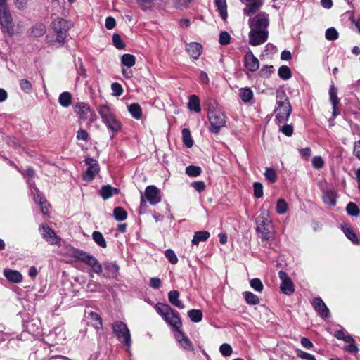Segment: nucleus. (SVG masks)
<instances>
[{
    "mask_svg": "<svg viewBox=\"0 0 360 360\" xmlns=\"http://www.w3.org/2000/svg\"><path fill=\"white\" fill-rule=\"evenodd\" d=\"M256 231L262 241L274 240V225L268 210H260L259 215L256 219Z\"/></svg>",
    "mask_w": 360,
    "mask_h": 360,
    "instance_id": "f257e3e1",
    "label": "nucleus"
},
{
    "mask_svg": "<svg viewBox=\"0 0 360 360\" xmlns=\"http://www.w3.org/2000/svg\"><path fill=\"white\" fill-rule=\"evenodd\" d=\"M292 112V106L285 93L283 91L276 92V102L274 112L278 124L285 122Z\"/></svg>",
    "mask_w": 360,
    "mask_h": 360,
    "instance_id": "f03ea898",
    "label": "nucleus"
},
{
    "mask_svg": "<svg viewBox=\"0 0 360 360\" xmlns=\"http://www.w3.org/2000/svg\"><path fill=\"white\" fill-rule=\"evenodd\" d=\"M155 308L157 312L163 319L174 328L175 332L180 330L182 323L178 313L175 312L168 304L164 303H158Z\"/></svg>",
    "mask_w": 360,
    "mask_h": 360,
    "instance_id": "7ed1b4c3",
    "label": "nucleus"
},
{
    "mask_svg": "<svg viewBox=\"0 0 360 360\" xmlns=\"http://www.w3.org/2000/svg\"><path fill=\"white\" fill-rule=\"evenodd\" d=\"M71 26L70 22L60 18H57L52 22V29L56 35L55 41L58 44V46L64 44Z\"/></svg>",
    "mask_w": 360,
    "mask_h": 360,
    "instance_id": "20e7f679",
    "label": "nucleus"
},
{
    "mask_svg": "<svg viewBox=\"0 0 360 360\" xmlns=\"http://www.w3.org/2000/svg\"><path fill=\"white\" fill-rule=\"evenodd\" d=\"M74 257L90 266L92 271L96 274L99 275L102 273V265L92 255L77 249L74 251Z\"/></svg>",
    "mask_w": 360,
    "mask_h": 360,
    "instance_id": "39448f33",
    "label": "nucleus"
},
{
    "mask_svg": "<svg viewBox=\"0 0 360 360\" xmlns=\"http://www.w3.org/2000/svg\"><path fill=\"white\" fill-rule=\"evenodd\" d=\"M113 332L115 333L118 340L127 347V350L131 346L130 331L127 326L122 321H115L112 324Z\"/></svg>",
    "mask_w": 360,
    "mask_h": 360,
    "instance_id": "423d86ee",
    "label": "nucleus"
},
{
    "mask_svg": "<svg viewBox=\"0 0 360 360\" xmlns=\"http://www.w3.org/2000/svg\"><path fill=\"white\" fill-rule=\"evenodd\" d=\"M207 116L211 125L210 130L214 133H218L226 123L224 114L219 109L210 108Z\"/></svg>",
    "mask_w": 360,
    "mask_h": 360,
    "instance_id": "0eeeda50",
    "label": "nucleus"
},
{
    "mask_svg": "<svg viewBox=\"0 0 360 360\" xmlns=\"http://www.w3.org/2000/svg\"><path fill=\"white\" fill-rule=\"evenodd\" d=\"M250 28L268 30L269 25V15L266 12H259L255 15L248 16Z\"/></svg>",
    "mask_w": 360,
    "mask_h": 360,
    "instance_id": "6e6552de",
    "label": "nucleus"
},
{
    "mask_svg": "<svg viewBox=\"0 0 360 360\" xmlns=\"http://www.w3.org/2000/svg\"><path fill=\"white\" fill-rule=\"evenodd\" d=\"M0 24L1 25L3 32L7 33L9 36H13L14 34L19 33L20 32L19 25H18V30H15L13 19L8 10L0 11Z\"/></svg>",
    "mask_w": 360,
    "mask_h": 360,
    "instance_id": "1a4fd4ad",
    "label": "nucleus"
},
{
    "mask_svg": "<svg viewBox=\"0 0 360 360\" xmlns=\"http://www.w3.org/2000/svg\"><path fill=\"white\" fill-rule=\"evenodd\" d=\"M249 44L253 46H259L266 42L269 37L268 30L250 28L248 34Z\"/></svg>",
    "mask_w": 360,
    "mask_h": 360,
    "instance_id": "9d476101",
    "label": "nucleus"
},
{
    "mask_svg": "<svg viewBox=\"0 0 360 360\" xmlns=\"http://www.w3.org/2000/svg\"><path fill=\"white\" fill-rule=\"evenodd\" d=\"M39 231L43 238L46 240L50 245H60V238L49 226L42 224L39 226Z\"/></svg>",
    "mask_w": 360,
    "mask_h": 360,
    "instance_id": "9b49d317",
    "label": "nucleus"
},
{
    "mask_svg": "<svg viewBox=\"0 0 360 360\" xmlns=\"http://www.w3.org/2000/svg\"><path fill=\"white\" fill-rule=\"evenodd\" d=\"M245 5L243 12L245 16H250L255 14L264 4L263 0H240Z\"/></svg>",
    "mask_w": 360,
    "mask_h": 360,
    "instance_id": "f8f14e48",
    "label": "nucleus"
},
{
    "mask_svg": "<svg viewBox=\"0 0 360 360\" xmlns=\"http://www.w3.org/2000/svg\"><path fill=\"white\" fill-rule=\"evenodd\" d=\"M88 168L83 175V179L86 181H92L95 176L98 173L100 168L98 162L91 158H88L85 160Z\"/></svg>",
    "mask_w": 360,
    "mask_h": 360,
    "instance_id": "ddd939ff",
    "label": "nucleus"
},
{
    "mask_svg": "<svg viewBox=\"0 0 360 360\" xmlns=\"http://www.w3.org/2000/svg\"><path fill=\"white\" fill-rule=\"evenodd\" d=\"M279 278L281 281L280 288L283 293L290 295L295 292L293 282L289 276L283 271L278 272Z\"/></svg>",
    "mask_w": 360,
    "mask_h": 360,
    "instance_id": "4468645a",
    "label": "nucleus"
},
{
    "mask_svg": "<svg viewBox=\"0 0 360 360\" xmlns=\"http://www.w3.org/2000/svg\"><path fill=\"white\" fill-rule=\"evenodd\" d=\"M145 197L152 205H155L161 201L160 191L155 186H148L146 188Z\"/></svg>",
    "mask_w": 360,
    "mask_h": 360,
    "instance_id": "2eb2a0df",
    "label": "nucleus"
},
{
    "mask_svg": "<svg viewBox=\"0 0 360 360\" xmlns=\"http://www.w3.org/2000/svg\"><path fill=\"white\" fill-rule=\"evenodd\" d=\"M245 67L251 72L257 71L259 68L258 59L253 55L252 51L246 53L244 57Z\"/></svg>",
    "mask_w": 360,
    "mask_h": 360,
    "instance_id": "dca6fc26",
    "label": "nucleus"
},
{
    "mask_svg": "<svg viewBox=\"0 0 360 360\" xmlns=\"http://www.w3.org/2000/svg\"><path fill=\"white\" fill-rule=\"evenodd\" d=\"M174 337L176 340L184 349L193 351L194 347L192 342L181 330H177V331L175 332Z\"/></svg>",
    "mask_w": 360,
    "mask_h": 360,
    "instance_id": "f3484780",
    "label": "nucleus"
},
{
    "mask_svg": "<svg viewBox=\"0 0 360 360\" xmlns=\"http://www.w3.org/2000/svg\"><path fill=\"white\" fill-rule=\"evenodd\" d=\"M29 185L30 187L31 193L33 195L36 194V196L34 197V199L35 201H39L41 207V212L44 214H46L48 213V203L46 201L41 197V194L39 193V190L37 188L34 186V183L29 182Z\"/></svg>",
    "mask_w": 360,
    "mask_h": 360,
    "instance_id": "a211bd4d",
    "label": "nucleus"
},
{
    "mask_svg": "<svg viewBox=\"0 0 360 360\" xmlns=\"http://www.w3.org/2000/svg\"><path fill=\"white\" fill-rule=\"evenodd\" d=\"M312 305L322 318L326 319L329 316V309L321 298L316 297L314 299Z\"/></svg>",
    "mask_w": 360,
    "mask_h": 360,
    "instance_id": "6ab92c4d",
    "label": "nucleus"
},
{
    "mask_svg": "<svg viewBox=\"0 0 360 360\" xmlns=\"http://www.w3.org/2000/svg\"><path fill=\"white\" fill-rule=\"evenodd\" d=\"M103 123L107 127L108 129L111 131V139H113L115 133L118 132L122 128V124L116 115L107 120Z\"/></svg>",
    "mask_w": 360,
    "mask_h": 360,
    "instance_id": "aec40b11",
    "label": "nucleus"
},
{
    "mask_svg": "<svg viewBox=\"0 0 360 360\" xmlns=\"http://www.w3.org/2000/svg\"><path fill=\"white\" fill-rule=\"evenodd\" d=\"M186 51L191 58L197 60L202 52V46L198 42H191L186 44Z\"/></svg>",
    "mask_w": 360,
    "mask_h": 360,
    "instance_id": "412c9836",
    "label": "nucleus"
},
{
    "mask_svg": "<svg viewBox=\"0 0 360 360\" xmlns=\"http://www.w3.org/2000/svg\"><path fill=\"white\" fill-rule=\"evenodd\" d=\"M97 111L100 115L102 122H104L115 115L114 110L108 105H100L97 107Z\"/></svg>",
    "mask_w": 360,
    "mask_h": 360,
    "instance_id": "4be33fe9",
    "label": "nucleus"
},
{
    "mask_svg": "<svg viewBox=\"0 0 360 360\" xmlns=\"http://www.w3.org/2000/svg\"><path fill=\"white\" fill-rule=\"evenodd\" d=\"M4 276L10 281L15 283H20L22 276L18 271L6 269L4 271Z\"/></svg>",
    "mask_w": 360,
    "mask_h": 360,
    "instance_id": "5701e85b",
    "label": "nucleus"
},
{
    "mask_svg": "<svg viewBox=\"0 0 360 360\" xmlns=\"http://www.w3.org/2000/svg\"><path fill=\"white\" fill-rule=\"evenodd\" d=\"M337 193L333 190H327L323 193V201L329 206H335L336 205Z\"/></svg>",
    "mask_w": 360,
    "mask_h": 360,
    "instance_id": "b1692460",
    "label": "nucleus"
},
{
    "mask_svg": "<svg viewBox=\"0 0 360 360\" xmlns=\"http://www.w3.org/2000/svg\"><path fill=\"white\" fill-rule=\"evenodd\" d=\"M119 190L110 185L102 186L100 190V195L103 200L109 199L115 195L118 194Z\"/></svg>",
    "mask_w": 360,
    "mask_h": 360,
    "instance_id": "393cba45",
    "label": "nucleus"
},
{
    "mask_svg": "<svg viewBox=\"0 0 360 360\" xmlns=\"http://www.w3.org/2000/svg\"><path fill=\"white\" fill-rule=\"evenodd\" d=\"M179 292L177 290H171L168 293V300L169 302L174 307L183 309L185 308V305L179 300Z\"/></svg>",
    "mask_w": 360,
    "mask_h": 360,
    "instance_id": "a878e982",
    "label": "nucleus"
},
{
    "mask_svg": "<svg viewBox=\"0 0 360 360\" xmlns=\"http://www.w3.org/2000/svg\"><path fill=\"white\" fill-rule=\"evenodd\" d=\"M210 236V233L206 231H196L192 239V244L198 245L200 242L206 241Z\"/></svg>",
    "mask_w": 360,
    "mask_h": 360,
    "instance_id": "bb28decb",
    "label": "nucleus"
},
{
    "mask_svg": "<svg viewBox=\"0 0 360 360\" xmlns=\"http://www.w3.org/2000/svg\"><path fill=\"white\" fill-rule=\"evenodd\" d=\"M214 4L217 8L220 16L224 20H226L228 17L227 13V4L226 0H214Z\"/></svg>",
    "mask_w": 360,
    "mask_h": 360,
    "instance_id": "cd10ccee",
    "label": "nucleus"
},
{
    "mask_svg": "<svg viewBox=\"0 0 360 360\" xmlns=\"http://www.w3.org/2000/svg\"><path fill=\"white\" fill-rule=\"evenodd\" d=\"M253 91L249 87L240 88L238 96L244 103H249L253 98Z\"/></svg>",
    "mask_w": 360,
    "mask_h": 360,
    "instance_id": "c85d7f7f",
    "label": "nucleus"
},
{
    "mask_svg": "<svg viewBox=\"0 0 360 360\" xmlns=\"http://www.w3.org/2000/svg\"><path fill=\"white\" fill-rule=\"evenodd\" d=\"M72 101V96L68 91L61 93L58 97V102L60 105L64 108L69 107Z\"/></svg>",
    "mask_w": 360,
    "mask_h": 360,
    "instance_id": "c756f323",
    "label": "nucleus"
},
{
    "mask_svg": "<svg viewBox=\"0 0 360 360\" xmlns=\"http://www.w3.org/2000/svg\"><path fill=\"white\" fill-rule=\"evenodd\" d=\"M188 107L191 110H193L195 112H200L201 110L200 100L196 95H191L189 97Z\"/></svg>",
    "mask_w": 360,
    "mask_h": 360,
    "instance_id": "7c9ffc66",
    "label": "nucleus"
},
{
    "mask_svg": "<svg viewBox=\"0 0 360 360\" xmlns=\"http://www.w3.org/2000/svg\"><path fill=\"white\" fill-rule=\"evenodd\" d=\"M46 32V27L43 23H37L30 29V35L34 37H39Z\"/></svg>",
    "mask_w": 360,
    "mask_h": 360,
    "instance_id": "2f4dec72",
    "label": "nucleus"
},
{
    "mask_svg": "<svg viewBox=\"0 0 360 360\" xmlns=\"http://www.w3.org/2000/svg\"><path fill=\"white\" fill-rule=\"evenodd\" d=\"M91 111L89 105L84 102H79L75 106V112L77 114L85 115Z\"/></svg>",
    "mask_w": 360,
    "mask_h": 360,
    "instance_id": "473e14b6",
    "label": "nucleus"
},
{
    "mask_svg": "<svg viewBox=\"0 0 360 360\" xmlns=\"http://www.w3.org/2000/svg\"><path fill=\"white\" fill-rule=\"evenodd\" d=\"M128 110L134 118L139 120L141 117L142 110L138 103H132L129 105L128 106Z\"/></svg>",
    "mask_w": 360,
    "mask_h": 360,
    "instance_id": "72a5a7b5",
    "label": "nucleus"
},
{
    "mask_svg": "<svg viewBox=\"0 0 360 360\" xmlns=\"http://www.w3.org/2000/svg\"><path fill=\"white\" fill-rule=\"evenodd\" d=\"M121 63L128 68L133 67L136 63V58L134 55L126 53L121 57Z\"/></svg>",
    "mask_w": 360,
    "mask_h": 360,
    "instance_id": "f704fd0d",
    "label": "nucleus"
},
{
    "mask_svg": "<svg viewBox=\"0 0 360 360\" xmlns=\"http://www.w3.org/2000/svg\"><path fill=\"white\" fill-rule=\"evenodd\" d=\"M243 297L248 304L256 305L259 303V299L258 296L252 293V292L245 291L243 293Z\"/></svg>",
    "mask_w": 360,
    "mask_h": 360,
    "instance_id": "c9c22d12",
    "label": "nucleus"
},
{
    "mask_svg": "<svg viewBox=\"0 0 360 360\" xmlns=\"http://www.w3.org/2000/svg\"><path fill=\"white\" fill-rule=\"evenodd\" d=\"M342 229L349 240H350L354 243H358L357 236L351 227L345 225L342 226Z\"/></svg>",
    "mask_w": 360,
    "mask_h": 360,
    "instance_id": "e433bc0d",
    "label": "nucleus"
},
{
    "mask_svg": "<svg viewBox=\"0 0 360 360\" xmlns=\"http://www.w3.org/2000/svg\"><path fill=\"white\" fill-rule=\"evenodd\" d=\"M182 139L185 146L188 148H191L193 145V141L191 135L190 130L188 129L184 128L182 129Z\"/></svg>",
    "mask_w": 360,
    "mask_h": 360,
    "instance_id": "4c0bfd02",
    "label": "nucleus"
},
{
    "mask_svg": "<svg viewBox=\"0 0 360 360\" xmlns=\"http://www.w3.org/2000/svg\"><path fill=\"white\" fill-rule=\"evenodd\" d=\"M264 175L270 183H275L278 179L276 170L271 167H266Z\"/></svg>",
    "mask_w": 360,
    "mask_h": 360,
    "instance_id": "58836bf2",
    "label": "nucleus"
},
{
    "mask_svg": "<svg viewBox=\"0 0 360 360\" xmlns=\"http://www.w3.org/2000/svg\"><path fill=\"white\" fill-rule=\"evenodd\" d=\"M190 319L195 323H198L202 319V312L199 309H191L188 311Z\"/></svg>",
    "mask_w": 360,
    "mask_h": 360,
    "instance_id": "ea45409f",
    "label": "nucleus"
},
{
    "mask_svg": "<svg viewBox=\"0 0 360 360\" xmlns=\"http://www.w3.org/2000/svg\"><path fill=\"white\" fill-rule=\"evenodd\" d=\"M330 101L332 105H338L340 100L338 97V89L334 84L330 85L329 89Z\"/></svg>",
    "mask_w": 360,
    "mask_h": 360,
    "instance_id": "a19ab883",
    "label": "nucleus"
},
{
    "mask_svg": "<svg viewBox=\"0 0 360 360\" xmlns=\"http://www.w3.org/2000/svg\"><path fill=\"white\" fill-rule=\"evenodd\" d=\"M92 237L95 243L100 247L105 248L107 246L106 241L101 232L94 231L92 234Z\"/></svg>",
    "mask_w": 360,
    "mask_h": 360,
    "instance_id": "79ce46f5",
    "label": "nucleus"
},
{
    "mask_svg": "<svg viewBox=\"0 0 360 360\" xmlns=\"http://www.w3.org/2000/svg\"><path fill=\"white\" fill-rule=\"evenodd\" d=\"M113 215L116 220L123 221L127 217V212L121 207H117L114 209Z\"/></svg>",
    "mask_w": 360,
    "mask_h": 360,
    "instance_id": "37998d69",
    "label": "nucleus"
},
{
    "mask_svg": "<svg viewBox=\"0 0 360 360\" xmlns=\"http://www.w3.org/2000/svg\"><path fill=\"white\" fill-rule=\"evenodd\" d=\"M278 75L281 79L287 80L292 76L291 70L288 66L282 65L278 69Z\"/></svg>",
    "mask_w": 360,
    "mask_h": 360,
    "instance_id": "c03bdc74",
    "label": "nucleus"
},
{
    "mask_svg": "<svg viewBox=\"0 0 360 360\" xmlns=\"http://www.w3.org/2000/svg\"><path fill=\"white\" fill-rule=\"evenodd\" d=\"M288 206L287 202L283 199H279L277 201L276 210L279 214H285L288 210Z\"/></svg>",
    "mask_w": 360,
    "mask_h": 360,
    "instance_id": "a18cd8bd",
    "label": "nucleus"
},
{
    "mask_svg": "<svg viewBox=\"0 0 360 360\" xmlns=\"http://www.w3.org/2000/svg\"><path fill=\"white\" fill-rule=\"evenodd\" d=\"M347 212L350 216L357 217L359 215L360 210L357 205L354 202H349L346 207Z\"/></svg>",
    "mask_w": 360,
    "mask_h": 360,
    "instance_id": "49530a36",
    "label": "nucleus"
},
{
    "mask_svg": "<svg viewBox=\"0 0 360 360\" xmlns=\"http://www.w3.org/2000/svg\"><path fill=\"white\" fill-rule=\"evenodd\" d=\"M202 170L200 167L194 166V165H190L186 167V173L189 176L196 177L199 176L201 173Z\"/></svg>",
    "mask_w": 360,
    "mask_h": 360,
    "instance_id": "de8ad7c7",
    "label": "nucleus"
},
{
    "mask_svg": "<svg viewBox=\"0 0 360 360\" xmlns=\"http://www.w3.org/2000/svg\"><path fill=\"white\" fill-rule=\"evenodd\" d=\"M105 268L112 275L117 276L119 271V266L115 262H105Z\"/></svg>",
    "mask_w": 360,
    "mask_h": 360,
    "instance_id": "09e8293b",
    "label": "nucleus"
},
{
    "mask_svg": "<svg viewBox=\"0 0 360 360\" xmlns=\"http://www.w3.org/2000/svg\"><path fill=\"white\" fill-rule=\"evenodd\" d=\"M334 336L337 339L342 340L345 341V342L353 341V338L351 335H349V334H347L346 332H345L344 330H337L335 333Z\"/></svg>",
    "mask_w": 360,
    "mask_h": 360,
    "instance_id": "8fccbe9b",
    "label": "nucleus"
},
{
    "mask_svg": "<svg viewBox=\"0 0 360 360\" xmlns=\"http://www.w3.org/2000/svg\"><path fill=\"white\" fill-rule=\"evenodd\" d=\"M20 86L21 90L26 94H30L32 91V84L26 79H22L20 81Z\"/></svg>",
    "mask_w": 360,
    "mask_h": 360,
    "instance_id": "3c124183",
    "label": "nucleus"
},
{
    "mask_svg": "<svg viewBox=\"0 0 360 360\" xmlns=\"http://www.w3.org/2000/svg\"><path fill=\"white\" fill-rule=\"evenodd\" d=\"M165 255L169 262L172 264H176L178 262V257L175 252L172 249H167L165 252Z\"/></svg>",
    "mask_w": 360,
    "mask_h": 360,
    "instance_id": "603ef678",
    "label": "nucleus"
},
{
    "mask_svg": "<svg viewBox=\"0 0 360 360\" xmlns=\"http://www.w3.org/2000/svg\"><path fill=\"white\" fill-rule=\"evenodd\" d=\"M250 285L251 288H253L257 292H260L263 290L264 285H263L261 280L259 278H253V279L250 280Z\"/></svg>",
    "mask_w": 360,
    "mask_h": 360,
    "instance_id": "864d4df0",
    "label": "nucleus"
},
{
    "mask_svg": "<svg viewBox=\"0 0 360 360\" xmlns=\"http://www.w3.org/2000/svg\"><path fill=\"white\" fill-rule=\"evenodd\" d=\"M254 196L257 198H260L263 196V186L259 182H255L253 184Z\"/></svg>",
    "mask_w": 360,
    "mask_h": 360,
    "instance_id": "5fc2aeb1",
    "label": "nucleus"
},
{
    "mask_svg": "<svg viewBox=\"0 0 360 360\" xmlns=\"http://www.w3.org/2000/svg\"><path fill=\"white\" fill-rule=\"evenodd\" d=\"M193 0H172L174 6L178 9H184L188 6Z\"/></svg>",
    "mask_w": 360,
    "mask_h": 360,
    "instance_id": "6e6d98bb",
    "label": "nucleus"
},
{
    "mask_svg": "<svg viewBox=\"0 0 360 360\" xmlns=\"http://www.w3.org/2000/svg\"><path fill=\"white\" fill-rule=\"evenodd\" d=\"M325 36L328 40L333 41L338 39V32L335 28L330 27L326 30Z\"/></svg>",
    "mask_w": 360,
    "mask_h": 360,
    "instance_id": "4d7b16f0",
    "label": "nucleus"
},
{
    "mask_svg": "<svg viewBox=\"0 0 360 360\" xmlns=\"http://www.w3.org/2000/svg\"><path fill=\"white\" fill-rule=\"evenodd\" d=\"M112 42L114 46L118 49H122L125 46L124 43L118 34H114L112 35Z\"/></svg>",
    "mask_w": 360,
    "mask_h": 360,
    "instance_id": "13d9d810",
    "label": "nucleus"
},
{
    "mask_svg": "<svg viewBox=\"0 0 360 360\" xmlns=\"http://www.w3.org/2000/svg\"><path fill=\"white\" fill-rule=\"evenodd\" d=\"M219 351L224 356H229L233 352L232 347L227 343L222 344L219 347Z\"/></svg>",
    "mask_w": 360,
    "mask_h": 360,
    "instance_id": "bf43d9fd",
    "label": "nucleus"
},
{
    "mask_svg": "<svg viewBox=\"0 0 360 360\" xmlns=\"http://www.w3.org/2000/svg\"><path fill=\"white\" fill-rule=\"evenodd\" d=\"M111 89L112 91V95L115 96H120L123 93V89L120 84L114 82L111 84Z\"/></svg>",
    "mask_w": 360,
    "mask_h": 360,
    "instance_id": "052dcab7",
    "label": "nucleus"
},
{
    "mask_svg": "<svg viewBox=\"0 0 360 360\" xmlns=\"http://www.w3.org/2000/svg\"><path fill=\"white\" fill-rule=\"evenodd\" d=\"M293 127L290 124H284L279 128V131L282 132L287 136H291L293 134Z\"/></svg>",
    "mask_w": 360,
    "mask_h": 360,
    "instance_id": "680f3d73",
    "label": "nucleus"
},
{
    "mask_svg": "<svg viewBox=\"0 0 360 360\" xmlns=\"http://www.w3.org/2000/svg\"><path fill=\"white\" fill-rule=\"evenodd\" d=\"M231 36L227 32H222L219 34V41L221 45H227L229 44Z\"/></svg>",
    "mask_w": 360,
    "mask_h": 360,
    "instance_id": "e2e57ef3",
    "label": "nucleus"
},
{
    "mask_svg": "<svg viewBox=\"0 0 360 360\" xmlns=\"http://www.w3.org/2000/svg\"><path fill=\"white\" fill-rule=\"evenodd\" d=\"M297 356L302 359L305 360H316L314 355L307 353L302 350L297 349L296 350Z\"/></svg>",
    "mask_w": 360,
    "mask_h": 360,
    "instance_id": "0e129e2a",
    "label": "nucleus"
},
{
    "mask_svg": "<svg viewBox=\"0 0 360 360\" xmlns=\"http://www.w3.org/2000/svg\"><path fill=\"white\" fill-rule=\"evenodd\" d=\"M312 165L316 169H321L324 165V161L321 156H315L312 160Z\"/></svg>",
    "mask_w": 360,
    "mask_h": 360,
    "instance_id": "69168bd1",
    "label": "nucleus"
},
{
    "mask_svg": "<svg viewBox=\"0 0 360 360\" xmlns=\"http://www.w3.org/2000/svg\"><path fill=\"white\" fill-rule=\"evenodd\" d=\"M89 316H90L91 319L96 321L95 327H96L97 328H101L102 321H101V319L100 316L98 314L94 313V312L90 313Z\"/></svg>",
    "mask_w": 360,
    "mask_h": 360,
    "instance_id": "338daca9",
    "label": "nucleus"
},
{
    "mask_svg": "<svg viewBox=\"0 0 360 360\" xmlns=\"http://www.w3.org/2000/svg\"><path fill=\"white\" fill-rule=\"evenodd\" d=\"M348 343L344 348V349L350 353H356L358 351V348L354 344V340L351 342H347Z\"/></svg>",
    "mask_w": 360,
    "mask_h": 360,
    "instance_id": "774afa93",
    "label": "nucleus"
}]
</instances>
